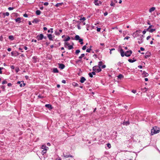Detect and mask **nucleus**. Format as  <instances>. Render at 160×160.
I'll return each mask as SVG.
<instances>
[{"instance_id": "nucleus-50", "label": "nucleus", "mask_w": 160, "mask_h": 160, "mask_svg": "<svg viewBox=\"0 0 160 160\" xmlns=\"http://www.w3.org/2000/svg\"><path fill=\"white\" fill-rule=\"evenodd\" d=\"M107 147L109 148H111V145L109 143H108L107 144Z\"/></svg>"}, {"instance_id": "nucleus-1", "label": "nucleus", "mask_w": 160, "mask_h": 160, "mask_svg": "<svg viewBox=\"0 0 160 160\" xmlns=\"http://www.w3.org/2000/svg\"><path fill=\"white\" fill-rule=\"evenodd\" d=\"M119 52L120 53L121 56L122 57H123L125 56L127 57H129L131 56L132 53V51L131 50H129L124 53V52L122 48L120 49Z\"/></svg>"}, {"instance_id": "nucleus-62", "label": "nucleus", "mask_w": 160, "mask_h": 160, "mask_svg": "<svg viewBox=\"0 0 160 160\" xmlns=\"http://www.w3.org/2000/svg\"><path fill=\"white\" fill-rule=\"evenodd\" d=\"M12 85V84L11 83H9L8 84V87H11Z\"/></svg>"}, {"instance_id": "nucleus-60", "label": "nucleus", "mask_w": 160, "mask_h": 160, "mask_svg": "<svg viewBox=\"0 0 160 160\" xmlns=\"http://www.w3.org/2000/svg\"><path fill=\"white\" fill-rule=\"evenodd\" d=\"M101 29V28H97V31L98 32H100Z\"/></svg>"}, {"instance_id": "nucleus-34", "label": "nucleus", "mask_w": 160, "mask_h": 160, "mask_svg": "<svg viewBox=\"0 0 160 160\" xmlns=\"http://www.w3.org/2000/svg\"><path fill=\"white\" fill-rule=\"evenodd\" d=\"M32 58L33 60H34V62H36V59H37V57L36 56H34L32 57Z\"/></svg>"}, {"instance_id": "nucleus-42", "label": "nucleus", "mask_w": 160, "mask_h": 160, "mask_svg": "<svg viewBox=\"0 0 160 160\" xmlns=\"http://www.w3.org/2000/svg\"><path fill=\"white\" fill-rule=\"evenodd\" d=\"M55 34L57 36H59L60 35V33L56 31L55 32Z\"/></svg>"}, {"instance_id": "nucleus-25", "label": "nucleus", "mask_w": 160, "mask_h": 160, "mask_svg": "<svg viewBox=\"0 0 160 160\" xmlns=\"http://www.w3.org/2000/svg\"><path fill=\"white\" fill-rule=\"evenodd\" d=\"M8 38L9 39L11 40H13L14 39V38L12 35H10L8 37Z\"/></svg>"}, {"instance_id": "nucleus-9", "label": "nucleus", "mask_w": 160, "mask_h": 160, "mask_svg": "<svg viewBox=\"0 0 160 160\" xmlns=\"http://www.w3.org/2000/svg\"><path fill=\"white\" fill-rule=\"evenodd\" d=\"M59 68L61 69H62L65 67V66L64 64L62 63H58Z\"/></svg>"}, {"instance_id": "nucleus-36", "label": "nucleus", "mask_w": 160, "mask_h": 160, "mask_svg": "<svg viewBox=\"0 0 160 160\" xmlns=\"http://www.w3.org/2000/svg\"><path fill=\"white\" fill-rule=\"evenodd\" d=\"M72 85L74 86L75 87H79V85L77 83L74 82L72 83Z\"/></svg>"}, {"instance_id": "nucleus-44", "label": "nucleus", "mask_w": 160, "mask_h": 160, "mask_svg": "<svg viewBox=\"0 0 160 160\" xmlns=\"http://www.w3.org/2000/svg\"><path fill=\"white\" fill-rule=\"evenodd\" d=\"M47 149H44L42 151V153H43V154L45 153L46 152Z\"/></svg>"}, {"instance_id": "nucleus-64", "label": "nucleus", "mask_w": 160, "mask_h": 160, "mask_svg": "<svg viewBox=\"0 0 160 160\" xmlns=\"http://www.w3.org/2000/svg\"><path fill=\"white\" fill-rule=\"evenodd\" d=\"M108 13L107 12H106L104 13V16H107L108 15Z\"/></svg>"}, {"instance_id": "nucleus-43", "label": "nucleus", "mask_w": 160, "mask_h": 160, "mask_svg": "<svg viewBox=\"0 0 160 160\" xmlns=\"http://www.w3.org/2000/svg\"><path fill=\"white\" fill-rule=\"evenodd\" d=\"M91 50V48H88L87 49L86 52H90Z\"/></svg>"}, {"instance_id": "nucleus-17", "label": "nucleus", "mask_w": 160, "mask_h": 160, "mask_svg": "<svg viewBox=\"0 0 160 160\" xmlns=\"http://www.w3.org/2000/svg\"><path fill=\"white\" fill-rule=\"evenodd\" d=\"M53 72L54 73H58L59 72L58 70L56 68H54L53 69Z\"/></svg>"}, {"instance_id": "nucleus-11", "label": "nucleus", "mask_w": 160, "mask_h": 160, "mask_svg": "<svg viewBox=\"0 0 160 160\" xmlns=\"http://www.w3.org/2000/svg\"><path fill=\"white\" fill-rule=\"evenodd\" d=\"M11 55L12 56H16L19 55V53L18 52H11Z\"/></svg>"}, {"instance_id": "nucleus-35", "label": "nucleus", "mask_w": 160, "mask_h": 160, "mask_svg": "<svg viewBox=\"0 0 160 160\" xmlns=\"http://www.w3.org/2000/svg\"><path fill=\"white\" fill-rule=\"evenodd\" d=\"M102 61H100L98 62V67H100L102 66Z\"/></svg>"}, {"instance_id": "nucleus-19", "label": "nucleus", "mask_w": 160, "mask_h": 160, "mask_svg": "<svg viewBox=\"0 0 160 160\" xmlns=\"http://www.w3.org/2000/svg\"><path fill=\"white\" fill-rule=\"evenodd\" d=\"M155 9V8L154 7H152L149 10V12H152L154 11Z\"/></svg>"}, {"instance_id": "nucleus-61", "label": "nucleus", "mask_w": 160, "mask_h": 160, "mask_svg": "<svg viewBox=\"0 0 160 160\" xmlns=\"http://www.w3.org/2000/svg\"><path fill=\"white\" fill-rule=\"evenodd\" d=\"M77 28H78L79 30L80 29H81V27L79 24H78L77 25Z\"/></svg>"}, {"instance_id": "nucleus-10", "label": "nucleus", "mask_w": 160, "mask_h": 160, "mask_svg": "<svg viewBox=\"0 0 160 160\" xmlns=\"http://www.w3.org/2000/svg\"><path fill=\"white\" fill-rule=\"evenodd\" d=\"M48 37L50 40H53V37H54L53 35H52L51 34H47Z\"/></svg>"}, {"instance_id": "nucleus-21", "label": "nucleus", "mask_w": 160, "mask_h": 160, "mask_svg": "<svg viewBox=\"0 0 160 160\" xmlns=\"http://www.w3.org/2000/svg\"><path fill=\"white\" fill-rule=\"evenodd\" d=\"M118 79H121L123 78V76L122 74H120L118 76Z\"/></svg>"}, {"instance_id": "nucleus-8", "label": "nucleus", "mask_w": 160, "mask_h": 160, "mask_svg": "<svg viewBox=\"0 0 160 160\" xmlns=\"http://www.w3.org/2000/svg\"><path fill=\"white\" fill-rule=\"evenodd\" d=\"M45 106L46 108H48L50 110H51L53 108V107L52 105L50 104H46L45 105Z\"/></svg>"}, {"instance_id": "nucleus-51", "label": "nucleus", "mask_w": 160, "mask_h": 160, "mask_svg": "<svg viewBox=\"0 0 160 160\" xmlns=\"http://www.w3.org/2000/svg\"><path fill=\"white\" fill-rule=\"evenodd\" d=\"M86 19L85 17L81 18L80 19V20H83V21H85L86 20Z\"/></svg>"}, {"instance_id": "nucleus-41", "label": "nucleus", "mask_w": 160, "mask_h": 160, "mask_svg": "<svg viewBox=\"0 0 160 160\" xmlns=\"http://www.w3.org/2000/svg\"><path fill=\"white\" fill-rule=\"evenodd\" d=\"M80 52L79 50H77L75 51V53L76 55H78Z\"/></svg>"}, {"instance_id": "nucleus-29", "label": "nucleus", "mask_w": 160, "mask_h": 160, "mask_svg": "<svg viewBox=\"0 0 160 160\" xmlns=\"http://www.w3.org/2000/svg\"><path fill=\"white\" fill-rule=\"evenodd\" d=\"M41 148L44 150V149H47L48 148V147H46L45 145H42L41 147Z\"/></svg>"}, {"instance_id": "nucleus-28", "label": "nucleus", "mask_w": 160, "mask_h": 160, "mask_svg": "<svg viewBox=\"0 0 160 160\" xmlns=\"http://www.w3.org/2000/svg\"><path fill=\"white\" fill-rule=\"evenodd\" d=\"M123 125H128L129 124V122L128 121L124 122L123 123Z\"/></svg>"}, {"instance_id": "nucleus-45", "label": "nucleus", "mask_w": 160, "mask_h": 160, "mask_svg": "<svg viewBox=\"0 0 160 160\" xmlns=\"http://www.w3.org/2000/svg\"><path fill=\"white\" fill-rule=\"evenodd\" d=\"M19 70V69L18 68H16L15 69V71L16 72H18Z\"/></svg>"}, {"instance_id": "nucleus-58", "label": "nucleus", "mask_w": 160, "mask_h": 160, "mask_svg": "<svg viewBox=\"0 0 160 160\" xmlns=\"http://www.w3.org/2000/svg\"><path fill=\"white\" fill-rule=\"evenodd\" d=\"M49 3L48 2H45L44 3V5L45 6H48Z\"/></svg>"}, {"instance_id": "nucleus-55", "label": "nucleus", "mask_w": 160, "mask_h": 160, "mask_svg": "<svg viewBox=\"0 0 160 160\" xmlns=\"http://www.w3.org/2000/svg\"><path fill=\"white\" fill-rule=\"evenodd\" d=\"M3 68H2V67L0 68V74L2 73V72L1 70H2L3 69Z\"/></svg>"}, {"instance_id": "nucleus-52", "label": "nucleus", "mask_w": 160, "mask_h": 160, "mask_svg": "<svg viewBox=\"0 0 160 160\" xmlns=\"http://www.w3.org/2000/svg\"><path fill=\"white\" fill-rule=\"evenodd\" d=\"M87 48V47L86 45L84 46L82 48V49L83 50H85Z\"/></svg>"}, {"instance_id": "nucleus-37", "label": "nucleus", "mask_w": 160, "mask_h": 160, "mask_svg": "<svg viewBox=\"0 0 160 160\" xmlns=\"http://www.w3.org/2000/svg\"><path fill=\"white\" fill-rule=\"evenodd\" d=\"M68 49L69 50H71V49H72L73 48V47L72 45H69L68 47Z\"/></svg>"}, {"instance_id": "nucleus-2", "label": "nucleus", "mask_w": 160, "mask_h": 160, "mask_svg": "<svg viewBox=\"0 0 160 160\" xmlns=\"http://www.w3.org/2000/svg\"><path fill=\"white\" fill-rule=\"evenodd\" d=\"M159 132V128L158 127L155 126L153 127V128L151 129V134L152 135H153L154 134L158 133Z\"/></svg>"}, {"instance_id": "nucleus-5", "label": "nucleus", "mask_w": 160, "mask_h": 160, "mask_svg": "<svg viewBox=\"0 0 160 160\" xmlns=\"http://www.w3.org/2000/svg\"><path fill=\"white\" fill-rule=\"evenodd\" d=\"M141 32V30H137L135 32H134L133 33L132 36L134 37V38L135 37H137L139 36V34L137 33V32H138L139 33H140Z\"/></svg>"}, {"instance_id": "nucleus-12", "label": "nucleus", "mask_w": 160, "mask_h": 160, "mask_svg": "<svg viewBox=\"0 0 160 160\" xmlns=\"http://www.w3.org/2000/svg\"><path fill=\"white\" fill-rule=\"evenodd\" d=\"M138 40H139L138 41V43L140 44L142 43L143 42V39L142 37H140L139 38H138Z\"/></svg>"}, {"instance_id": "nucleus-4", "label": "nucleus", "mask_w": 160, "mask_h": 160, "mask_svg": "<svg viewBox=\"0 0 160 160\" xmlns=\"http://www.w3.org/2000/svg\"><path fill=\"white\" fill-rule=\"evenodd\" d=\"M68 152H63V155L64 156V157L65 158H68V157H70V158H73V156L71 155L70 154H68Z\"/></svg>"}, {"instance_id": "nucleus-30", "label": "nucleus", "mask_w": 160, "mask_h": 160, "mask_svg": "<svg viewBox=\"0 0 160 160\" xmlns=\"http://www.w3.org/2000/svg\"><path fill=\"white\" fill-rule=\"evenodd\" d=\"M79 42L80 43V44L82 45L83 44V39L82 38H80V39L78 40Z\"/></svg>"}, {"instance_id": "nucleus-26", "label": "nucleus", "mask_w": 160, "mask_h": 160, "mask_svg": "<svg viewBox=\"0 0 160 160\" xmlns=\"http://www.w3.org/2000/svg\"><path fill=\"white\" fill-rule=\"evenodd\" d=\"M41 13V12L39 10H37L36 11V13L37 15H39Z\"/></svg>"}, {"instance_id": "nucleus-57", "label": "nucleus", "mask_w": 160, "mask_h": 160, "mask_svg": "<svg viewBox=\"0 0 160 160\" xmlns=\"http://www.w3.org/2000/svg\"><path fill=\"white\" fill-rule=\"evenodd\" d=\"M73 21H75L76 22H77L78 23V24H80L81 22L79 21H76V20H73Z\"/></svg>"}, {"instance_id": "nucleus-27", "label": "nucleus", "mask_w": 160, "mask_h": 160, "mask_svg": "<svg viewBox=\"0 0 160 160\" xmlns=\"http://www.w3.org/2000/svg\"><path fill=\"white\" fill-rule=\"evenodd\" d=\"M101 70H102V69L100 67H98V68L96 69V72H100L101 71Z\"/></svg>"}, {"instance_id": "nucleus-18", "label": "nucleus", "mask_w": 160, "mask_h": 160, "mask_svg": "<svg viewBox=\"0 0 160 160\" xmlns=\"http://www.w3.org/2000/svg\"><path fill=\"white\" fill-rule=\"evenodd\" d=\"M80 37L79 35H76L74 38V40L77 41L80 39Z\"/></svg>"}, {"instance_id": "nucleus-40", "label": "nucleus", "mask_w": 160, "mask_h": 160, "mask_svg": "<svg viewBox=\"0 0 160 160\" xmlns=\"http://www.w3.org/2000/svg\"><path fill=\"white\" fill-rule=\"evenodd\" d=\"M48 32L49 33L51 32L52 33L53 32V28H51L50 30H48Z\"/></svg>"}, {"instance_id": "nucleus-20", "label": "nucleus", "mask_w": 160, "mask_h": 160, "mask_svg": "<svg viewBox=\"0 0 160 160\" xmlns=\"http://www.w3.org/2000/svg\"><path fill=\"white\" fill-rule=\"evenodd\" d=\"M63 4V2L59 3H57L55 6L56 7H58L60 6H62Z\"/></svg>"}, {"instance_id": "nucleus-6", "label": "nucleus", "mask_w": 160, "mask_h": 160, "mask_svg": "<svg viewBox=\"0 0 160 160\" xmlns=\"http://www.w3.org/2000/svg\"><path fill=\"white\" fill-rule=\"evenodd\" d=\"M17 84H19L20 87H21L22 86H25L26 84L24 83V81H18L17 82Z\"/></svg>"}, {"instance_id": "nucleus-63", "label": "nucleus", "mask_w": 160, "mask_h": 160, "mask_svg": "<svg viewBox=\"0 0 160 160\" xmlns=\"http://www.w3.org/2000/svg\"><path fill=\"white\" fill-rule=\"evenodd\" d=\"M31 42H37V40H34V39H32V41H31Z\"/></svg>"}, {"instance_id": "nucleus-15", "label": "nucleus", "mask_w": 160, "mask_h": 160, "mask_svg": "<svg viewBox=\"0 0 160 160\" xmlns=\"http://www.w3.org/2000/svg\"><path fill=\"white\" fill-rule=\"evenodd\" d=\"M21 18H18L15 19V21L18 23H20L21 22Z\"/></svg>"}, {"instance_id": "nucleus-39", "label": "nucleus", "mask_w": 160, "mask_h": 160, "mask_svg": "<svg viewBox=\"0 0 160 160\" xmlns=\"http://www.w3.org/2000/svg\"><path fill=\"white\" fill-rule=\"evenodd\" d=\"M156 30L155 29H151L149 30V32H152L154 31H155Z\"/></svg>"}, {"instance_id": "nucleus-31", "label": "nucleus", "mask_w": 160, "mask_h": 160, "mask_svg": "<svg viewBox=\"0 0 160 160\" xmlns=\"http://www.w3.org/2000/svg\"><path fill=\"white\" fill-rule=\"evenodd\" d=\"M64 46L65 48H67V46H68L69 45V43L68 42H65L64 43Z\"/></svg>"}, {"instance_id": "nucleus-23", "label": "nucleus", "mask_w": 160, "mask_h": 160, "mask_svg": "<svg viewBox=\"0 0 160 160\" xmlns=\"http://www.w3.org/2000/svg\"><path fill=\"white\" fill-rule=\"evenodd\" d=\"M70 38L69 36H68L67 38H66L64 39L63 40L65 42H67L68 41H69L70 40Z\"/></svg>"}, {"instance_id": "nucleus-56", "label": "nucleus", "mask_w": 160, "mask_h": 160, "mask_svg": "<svg viewBox=\"0 0 160 160\" xmlns=\"http://www.w3.org/2000/svg\"><path fill=\"white\" fill-rule=\"evenodd\" d=\"M23 17H25V18H27L28 17V15L26 13H25L23 15Z\"/></svg>"}, {"instance_id": "nucleus-22", "label": "nucleus", "mask_w": 160, "mask_h": 160, "mask_svg": "<svg viewBox=\"0 0 160 160\" xmlns=\"http://www.w3.org/2000/svg\"><path fill=\"white\" fill-rule=\"evenodd\" d=\"M39 21L37 18H35L32 21V23H37L39 22Z\"/></svg>"}, {"instance_id": "nucleus-54", "label": "nucleus", "mask_w": 160, "mask_h": 160, "mask_svg": "<svg viewBox=\"0 0 160 160\" xmlns=\"http://www.w3.org/2000/svg\"><path fill=\"white\" fill-rule=\"evenodd\" d=\"M88 75L90 78L93 77V75L91 74V72H90L88 73Z\"/></svg>"}, {"instance_id": "nucleus-48", "label": "nucleus", "mask_w": 160, "mask_h": 160, "mask_svg": "<svg viewBox=\"0 0 160 160\" xmlns=\"http://www.w3.org/2000/svg\"><path fill=\"white\" fill-rule=\"evenodd\" d=\"M7 83V82L5 80H4L2 82V84H5Z\"/></svg>"}, {"instance_id": "nucleus-33", "label": "nucleus", "mask_w": 160, "mask_h": 160, "mask_svg": "<svg viewBox=\"0 0 160 160\" xmlns=\"http://www.w3.org/2000/svg\"><path fill=\"white\" fill-rule=\"evenodd\" d=\"M85 56V54L84 53H83L81 54V56L79 57V59H81L83 57H84Z\"/></svg>"}, {"instance_id": "nucleus-24", "label": "nucleus", "mask_w": 160, "mask_h": 160, "mask_svg": "<svg viewBox=\"0 0 160 160\" xmlns=\"http://www.w3.org/2000/svg\"><path fill=\"white\" fill-rule=\"evenodd\" d=\"M3 15L4 16V17H5V16H8L9 15V13L8 12H3Z\"/></svg>"}, {"instance_id": "nucleus-3", "label": "nucleus", "mask_w": 160, "mask_h": 160, "mask_svg": "<svg viewBox=\"0 0 160 160\" xmlns=\"http://www.w3.org/2000/svg\"><path fill=\"white\" fill-rule=\"evenodd\" d=\"M38 41L41 40L43 38V35L42 34H38L36 37Z\"/></svg>"}, {"instance_id": "nucleus-46", "label": "nucleus", "mask_w": 160, "mask_h": 160, "mask_svg": "<svg viewBox=\"0 0 160 160\" xmlns=\"http://www.w3.org/2000/svg\"><path fill=\"white\" fill-rule=\"evenodd\" d=\"M110 5L114 7L115 5V4L112 1L110 4Z\"/></svg>"}, {"instance_id": "nucleus-14", "label": "nucleus", "mask_w": 160, "mask_h": 160, "mask_svg": "<svg viewBox=\"0 0 160 160\" xmlns=\"http://www.w3.org/2000/svg\"><path fill=\"white\" fill-rule=\"evenodd\" d=\"M143 77H147L149 75L145 71H143L142 73Z\"/></svg>"}, {"instance_id": "nucleus-53", "label": "nucleus", "mask_w": 160, "mask_h": 160, "mask_svg": "<svg viewBox=\"0 0 160 160\" xmlns=\"http://www.w3.org/2000/svg\"><path fill=\"white\" fill-rule=\"evenodd\" d=\"M14 8L13 7H9L8 9V10H12Z\"/></svg>"}, {"instance_id": "nucleus-7", "label": "nucleus", "mask_w": 160, "mask_h": 160, "mask_svg": "<svg viewBox=\"0 0 160 160\" xmlns=\"http://www.w3.org/2000/svg\"><path fill=\"white\" fill-rule=\"evenodd\" d=\"M151 55V52H148L146 53L145 55V58H148L150 57Z\"/></svg>"}, {"instance_id": "nucleus-49", "label": "nucleus", "mask_w": 160, "mask_h": 160, "mask_svg": "<svg viewBox=\"0 0 160 160\" xmlns=\"http://www.w3.org/2000/svg\"><path fill=\"white\" fill-rule=\"evenodd\" d=\"M44 97L43 96H41L40 95H39L38 96V98H42Z\"/></svg>"}, {"instance_id": "nucleus-38", "label": "nucleus", "mask_w": 160, "mask_h": 160, "mask_svg": "<svg viewBox=\"0 0 160 160\" xmlns=\"http://www.w3.org/2000/svg\"><path fill=\"white\" fill-rule=\"evenodd\" d=\"M97 66H95L92 68V70L93 71H96V70L97 68L98 67Z\"/></svg>"}, {"instance_id": "nucleus-16", "label": "nucleus", "mask_w": 160, "mask_h": 160, "mask_svg": "<svg viewBox=\"0 0 160 160\" xmlns=\"http://www.w3.org/2000/svg\"><path fill=\"white\" fill-rule=\"evenodd\" d=\"M128 61L132 63L136 61V60L134 59V58H133V60H132V59H128Z\"/></svg>"}, {"instance_id": "nucleus-47", "label": "nucleus", "mask_w": 160, "mask_h": 160, "mask_svg": "<svg viewBox=\"0 0 160 160\" xmlns=\"http://www.w3.org/2000/svg\"><path fill=\"white\" fill-rule=\"evenodd\" d=\"M147 89L146 88H143L142 89V91L143 92H145L146 91H147Z\"/></svg>"}, {"instance_id": "nucleus-32", "label": "nucleus", "mask_w": 160, "mask_h": 160, "mask_svg": "<svg viewBox=\"0 0 160 160\" xmlns=\"http://www.w3.org/2000/svg\"><path fill=\"white\" fill-rule=\"evenodd\" d=\"M98 0H94V3L96 5H99V3L98 2Z\"/></svg>"}, {"instance_id": "nucleus-13", "label": "nucleus", "mask_w": 160, "mask_h": 160, "mask_svg": "<svg viewBox=\"0 0 160 160\" xmlns=\"http://www.w3.org/2000/svg\"><path fill=\"white\" fill-rule=\"evenodd\" d=\"M86 80V79L84 77H81V78H80V82L81 83H83Z\"/></svg>"}, {"instance_id": "nucleus-59", "label": "nucleus", "mask_w": 160, "mask_h": 160, "mask_svg": "<svg viewBox=\"0 0 160 160\" xmlns=\"http://www.w3.org/2000/svg\"><path fill=\"white\" fill-rule=\"evenodd\" d=\"M132 92L134 93H135L136 92V91L134 90H132Z\"/></svg>"}]
</instances>
